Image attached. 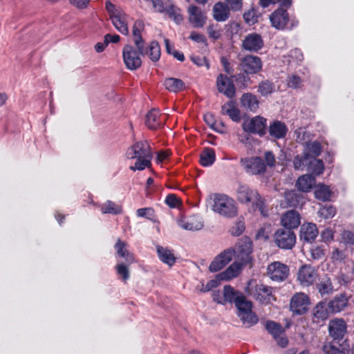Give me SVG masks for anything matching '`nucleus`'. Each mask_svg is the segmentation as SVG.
I'll return each mask as SVG.
<instances>
[{"instance_id":"f257e3e1","label":"nucleus","mask_w":354,"mask_h":354,"mask_svg":"<svg viewBox=\"0 0 354 354\" xmlns=\"http://www.w3.org/2000/svg\"><path fill=\"white\" fill-rule=\"evenodd\" d=\"M236 198L241 203L247 205H251L252 209L254 211L258 209L263 216H268V211L265 199L257 189H252L247 185L239 184L236 189Z\"/></svg>"},{"instance_id":"e433bc0d","label":"nucleus","mask_w":354,"mask_h":354,"mask_svg":"<svg viewBox=\"0 0 354 354\" xmlns=\"http://www.w3.org/2000/svg\"><path fill=\"white\" fill-rule=\"evenodd\" d=\"M157 253L160 260L169 266H172L176 262V258L172 252L167 248L157 245Z\"/></svg>"},{"instance_id":"7ed1b4c3","label":"nucleus","mask_w":354,"mask_h":354,"mask_svg":"<svg viewBox=\"0 0 354 354\" xmlns=\"http://www.w3.org/2000/svg\"><path fill=\"white\" fill-rule=\"evenodd\" d=\"M251 281L247 284L245 292L252 297L256 301L263 305H268L277 300L274 294V288L272 287L259 283L250 288Z\"/></svg>"},{"instance_id":"2f4dec72","label":"nucleus","mask_w":354,"mask_h":354,"mask_svg":"<svg viewBox=\"0 0 354 354\" xmlns=\"http://www.w3.org/2000/svg\"><path fill=\"white\" fill-rule=\"evenodd\" d=\"M318 292L322 296H328L334 292V288L330 278L325 274L319 279L316 284Z\"/></svg>"},{"instance_id":"0e129e2a","label":"nucleus","mask_w":354,"mask_h":354,"mask_svg":"<svg viewBox=\"0 0 354 354\" xmlns=\"http://www.w3.org/2000/svg\"><path fill=\"white\" fill-rule=\"evenodd\" d=\"M341 239L346 245L354 244V234L349 230H344L341 234Z\"/></svg>"},{"instance_id":"79ce46f5","label":"nucleus","mask_w":354,"mask_h":354,"mask_svg":"<svg viewBox=\"0 0 354 354\" xmlns=\"http://www.w3.org/2000/svg\"><path fill=\"white\" fill-rule=\"evenodd\" d=\"M164 85L168 91L174 93H178L185 88V84L181 80L174 77L165 79Z\"/></svg>"},{"instance_id":"39448f33","label":"nucleus","mask_w":354,"mask_h":354,"mask_svg":"<svg viewBox=\"0 0 354 354\" xmlns=\"http://www.w3.org/2000/svg\"><path fill=\"white\" fill-rule=\"evenodd\" d=\"M272 26L277 30H289L298 26L299 21L295 18L290 19L286 10L279 8L270 16Z\"/></svg>"},{"instance_id":"4c0bfd02","label":"nucleus","mask_w":354,"mask_h":354,"mask_svg":"<svg viewBox=\"0 0 354 354\" xmlns=\"http://www.w3.org/2000/svg\"><path fill=\"white\" fill-rule=\"evenodd\" d=\"M322 150V145L318 141L306 142L304 150L305 158H315L320 155Z\"/></svg>"},{"instance_id":"ddd939ff","label":"nucleus","mask_w":354,"mask_h":354,"mask_svg":"<svg viewBox=\"0 0 354 354\" xmlns=\"http://www.w3.org/2000/svg\"><path fill=\"white\" fill-rule=\"evenodd\" d=\"M234 254L235 250L232 248L224 250L214 257L209 266V270L211 272L221 270L231 261Z\"/></svg>"},{"instance_id":"dca6fc26","label":"nucleus","mask_w":354,"mask_h":354,"mask_svg":"<svg viewBox=\"0 0 354 354\" xmlns=\"http://www.w3.org/2000/svg\"><path fill=\"white\" fill-rule=\"evenodd\" d=\"M241 67L246 74H257L262 69V62L256 55H246L241 59Z\"/></svg>"},{"instance_id":"a18cd8bd","label":"nucleus","mask_w":354,"mask_h":354,"mask_svg":"<svg viewBox=\"0 0 354 354\" xmlns=\"http://www.w3.org/2000/svg\"><path fill=\"white\" fill-rule=\"evenodd\" d=\"M148 50V53L150 59L152 62H158L160 57V47L158 41H152L148 47H145ZM144 54L143 55H145Z\"/></svg>"},{"instance_id":"13d9d810","label":"nucleus","mask_w":354,"mask_h":354,"mask_svg":"<svg viewBox=\"0 0 354 354\" xmlns=\"http://www.w3.org/2000/svg\"><path fill=\"white\" fill-rule=\"evenodd\" d=\"M224 3L230 11H241L243 8V0H225Z\"/></svg>"},{"instance_id":"b1692460","label":"nucleus","mask_w":354,"mask_h":354,"mask_svg":"<svg viewBox=\"0 0 354 354\" xmlns=\"http://www.w3.org/2000/svg\"><path fill=\"white\" fill-rule=\"evenodd\" d=\"M245 266V265L235 260L225 271L218 274L216 279L219 281L231 280L238 277Z\"/></svg>"},{"instance_id":"9d476101","label":"nucleus","mask_w":354,"mask_h":354,"mask_svg":"<svg viewBox=\"0 0 354 354\" xmlns=\"http://www.w3.org/2000/svg\"><path fill=\"white\" fill-rule=\"evenodd\" d=\"M126 156L129 159L141 158H152L153 153L147 141H140L131 145L127 151Z\"/></svg>"},{"instance_id":"6e6552de","label":"nucleus","mask_w":354,"mask_h":354,"mask_svg":"<svg viewBox=\"0 0 354 354\" xmlns=\"http://www.w3.org/2000/svg\"><path fill=\"white\" fill-rule=\"evenodd\" d=\"M244 131L263 136L266 133L268 125L267 119L261 116H255L245 120L242 124Z\"/></svg>"},{"instance_id":"58836bf2","label":"nucleus","mask_w":354,"mask_h":354,"mask_svg":"<svg viewBox=\"0 0 354 354\" xmlns=\"http://www.w3.org/2000/svg\"><path fill=\"white\" fill-rule=\"evenodd\" d=\"M329 312L327 309L325 302H319L313 308V321L315 322H319L328 319Z\"/></svg>"},{"instance_id":"0eeeda50","label":"nucleus","mask_w":354,"mask_h":354,"mask_svg":"<svg viewBox=\"0 0 354 354\" xmlns=\"http://www.w3.org/2000/svg\"><path fill=\"white\" fill-rule=\"evenodd\" d=\"M240 163L245 172L250 175H261L266 171V165L259 156L241 158Z\"/></svg>"},{"instance_id":"f03ea898","label":"nucleus","mask_w":354,"mask_h":354,"mask_svg":"<svg viewBox=\"0 0 354 354\" xmlns=\"http://www.w3.org/2000/svg\"><path fill=\"white\" fill-rule=\"evenodd\" d=\"M212 209L220 216L226 218H233L238 212L234 199L223 194H214Z\"/></svg>"},{"instance_id":"393cba45","label":"nucleus","mask_w":354,"mask_h":354,"mask_svg":"<svg viewBox=\"0 0 354 354\" xmlns=\"http://www.w3.org/2000/svg\"><path fill=\"white\" fill-rule=\"evenodd\" d=\"M143 29V24L141 21H135L133 30H132V34L133 36V42L136 48H138L139 53L141 55L147 54L148 50L145 48V41L143 40L142 36H141V31Z\"/></svg>"},{"instance_id":"6e6d98bb","label":"nucleus","mask_w":354,"mask_h":354,"mask_svg":"<svg viewBox=\"0 0 354 354\" xmlns=\"http://www.w3.org/2000/svg\"><path fill=\"white\" fill-rule=\"evenodd\" d=\"M320 216L325 219L333 218L336 214V209L332 205H325L319 210Z\"/></svg>"},{"instance_id":"4be33fe9","label":"nucleus","mask_w":354,"mask_h":354,"mask_svg":"<svg viewBox=\"0 0 354 354\" xmlns=\"http://www.w3.org/2000/svg\"><path fill=\"white\" fill-rule=\"evenodd\" d=\"M329 335L333 339H342L346 332V324L342 319H334L328 324Z\"/></svg>"},{"instance_id":"4468645a","label":"nucleus","mask_w":354,"mask_h":354,"mask_svg":"<svg viewBox=\"0 0 354 354\" xmlns=\"http://www.w3.org/2000/svg\"><path fill=\"white\" fill-rule=\"evenodd\" d=\"M318 279L317 271L310 265H304L297 272V280L302 286L313 285Z\"/></svg>"},{"instance_id":"cd10ccee","label":"nucleus","mask_w":354,"mask_h":354,"mask_svg":"<svg viewBox=\"0 0 354 354\" xmlns=\"http://www.w3.org/2000/svg\"><path fill=\"white\" fill-rule=\"evenodd\" d=\"M318 235V229L314 223H307L301 225L300 229V239L310 243L313 241Z\"/></svg>"},{"instance_id":"6ab92c4d","label":"nucleus","mask_w":354,"mask_h":354,"mask_svg":"<svg viewBox=\"0 0 354 354\" xmlns=\"http://www.w3.org/2000/svg\"><path fill=\"white\" fill-rule=\"evenodd\" d=\"M218 91L228 98H233L236 95V88L232 80L226 75L220 74L216 79Z\"/></svg>"},{"instance_id":"09e8293b","label":"nucleus","mask_w":354,"mask_h":354,"mask_svg":"<svg viewBox=\"0 0 354 354\" xmlns=\"http://www.w3.org/2000/svg\"><path fill=\"white\" fill-rule=\"evenodd\" d=\"M204 120L205 123L212 129L218 132H221L225 127L223 122L217 123L212 113H207L204 115Z\"/></svg>"},{"instance_id":"c756f323","label":"nucleus","mask_w":354,"mask_h":354,"mask_svg":"<svg viewBox=\"0 0 354 354\" xmlns=\"http://www.w3.org/2000/svg\"><path fill=\"white\" fill-rule=\"evenodd\" d=\"M268 131L272 138L281 139L286 136L288 127L284 122L275 120L270 124Z\"/></svg>"},{"instance_id":"a211bd4d","label":"nucleus","mask_w":354,"mask_h":354,"mask_svg":"<svg viewBox=\"0 0 354 354\" xmlns=\"http://www.w3.org/2000/svg\"><path fill=\"white\" fill-rule=\"evenodd\" d=\"M264 45L262 37L256 32L247 35L242 41V48L249 52L257 53Z\"/></svg>"},{"instance_id":"423d86ee","label":"nucleus","mask_w":354,"mask_h":354,"mask_svg":"<svg viewBox=\"0 0 354 354\" xmlns=\"http://www.w3.org/2000/svg\"><path fill=\"white\" fill-rule=\"evenodd\" d=\"M273 239L279 248L291 250L296 243V234L292 230L280 228L274 232Z\"/></svg>"},{"instance_id":"c03bdc74","label":"nucleus","mask_w":354,"mask_h":354,"mask_svg":"<svg viewBox=\"0 0 354 354\" xmlns=\"http://www.w3.org/2000/svg\"><path fill=\"white\" fill-rule=\"evenodd\" d=\"M100 209L102 214H111L114 215L121 214L122 212V206L111 201H107L102 204Z\"/></svg>"},{"instance_id":"69168bd1","label":"nucleus","mask_w":354,"mask_h":354,"mask_svg":"<svg viewBox=\"0 0 354 354\" xmlns=\"http://www.w3.org/2000/svg\"><path fill=\"white\" fill-rule=\"evenodd\" d=\"M301 84V80L298 75H291L288 77L287 85L292 88H298Z\"/></svg>"},{"instance_id":"603ef678","label":"nucleus","mask_w":354,"mask_h":354,"mask_svg":"<svg viewBox=\"0 0 354 354\" xmlns=\"http://www.w3.org/2000/svg\"><path fill=\"white\" fill-rule=\"evenodd\" d=\"M209 37L213 40H218L221 37L222 30L216 24H210L207 27Z\"/></svg>"},{"instance_id":"864d4df0","label":"nucleus","mask_w":354,"mask_h":354,"mask_svg":"<svg viewBox=\"0 0 354 354\" xmlns=\"http://www.w3.org/2000/svg\"><path fill=\"white\" fill-rule=\"evenodd\" d=\"M151 158H136V162H135L134 165L130 167V169L135 171L136 170L141 171L147 167H149L151 165Z\"/></svg>"},{"instance_id":"1a4fd4ad","label":"nucleus","mask_w":354,"mask_h":354,"mask_svg":"<svg viewBox=\"0 0 354 354\" xmlns=\"http://www.w3.org/2000/svg\"><path fill=\"white\" fill-rule=\"evenodd\" d=\"M141 55L138 50L129 44H127L124 46L122 50V57L124 63L126 67L131 70L134 71L140 68L142 65Z\"/></svg>"},{"instance_id":"774afa93","label":"nucleus","mask_w":354,"mask_h":354,"mask_svg":"<svg viewBox=\"0 0 354 354\" xmlns=\"http://www.w3.org/2000/svg\"><path fill=\"white\" fill-rule=\"evenodd\" d=\"M245 230L244 223L242 222H238L234 226L230 229V233L234 236H239L241 235Z\"/></svg>"},{"instance_id":"a19ab883","label":"nucleus","mask_w":354,"mask_h":354,"mask_svg":"<svg viewBox=\"0 0 354 354\" xmlns=\"http://www.w3.org/2000/svg\"><path fill=\"white\" fill-rule=\"evenodd\" d=\"M164 12L177 24H180L183 21L181 10L171 2L167 5Z\"/></svg>"},{"instance_id":"9b49d317","label":"nucleus","mask_w":354,"mask_h":354,"mask_svg":"<svg viewBox=\"0 0 354 354\" xmlns=\"http://www.w3.org/2000/svg\"><path fill=\"white\" fill-rule=\"evenodd\" d=\"M267 274L272 281L281 282L288 278L289 268L279 261H274L268 265Z\"/></svg>"},{"instance_id":"37998d69","label":"nucleus","mask_w":354,"mask_h":354,"mask_svg":"<svg viewBox=\"0 0 354 354\" xmlns=\"http://www.w3.org/2000/svg\"><path fill=\"white\" fill-rule=\"evenodd\" d=\"M216 160L214 150L212 148H205L200 156V163L203 167L211 166Z\"/></svg>"},{"instance_id":"e2e57ef3","label":"nucleus","mask_w":354,"mask_h":354,"mask_svg":"<svg viewBox=\"0 0 354 354\" xmlns=\"http://www.w3.org/2000/svg\"><path fill=\"white\" fill-rule=\"evenodd\" d=\"M151 2L153 4V8L157 12L162 13L170 1L169 0H152Z\"/></svg>"},{"instance_id":"c9c22d12","label":"nucleus","mask_w":354,"mask_h":354,"mask_svg":"<svg viewBox=\"0 0 354 354\" xmlns=\"http://www.w3.org/2000/svg\"><path fill=\"white\" fill-rule=\"evenodd\" d=\"M221 113L228 115L234 122L241 120V114L239 110L235 106L234 101H230L221 106Z\"/></svg>"},{"instance_id":"ea45409f","label":"nucleus","mask_w":354,"mask_h":354,"mask_svg":"<svg viewBox=\"0 0 354 354\" xmlns=\"http://www.w3.org/2000/svg\"><path fill=\"white\" fill-rule=\"evenodd\" d=\"M115 249L116 250L117 254L120 257L124 258L129 265L131 264L134 261L133 254L126 249V243L120 239H118L117 243L115 245Z\"/></svg>"},{"instance_id":"de8ad7c7","label":"nucleus","mask_w":354,"mask_h":354,"mask_svg":"<svg viewBox=\"0 0 354 354\" xmlns=\"http://www.w3.org/2000/svg\"><path fill=\"white\" fill-rule=\"evenodd\" d=\"M274 91V84L269 81H262L259 84L258 92L263 97L272 94Z\"/></svg>"},{"instance_id":"5fc2aeb1","label":"nucleus","mask_w":354,"mask_h":354,"mask_svg":"<svg viewBox=\"0 0 354 354\" xmlns=\"http://www.w3.org/2000/svg\"><path fill=\"white\" fill-rule=\"evenodd\" d=\"M235 306L237 312H241L242 310L252 309L254 305L252 301L248 299L245 295H243Z\"/></svg>"},{"instance_id":"338daca9","label":"nucleus","mask_w":354,"mask_h":354,"mask_svg":"<svg viewBox=\"0 0 354 354\" xmlns=\"http://www.w3.org/2000/svg\"><path fill=\"white\" fill-rule=\"evenodd\" d=\"M117 273L122 276L124 281H126L129 277V271L126 265L124 263L118 264L115 267Z\"/></svg>"},{"instance_id":"a878e982","label":"nucleus","mask_w":354,"mask_h":354,"mask_svg":"<svg viewBox=\"0 0 354 354\" xmlns=\"http://www.w3.org/2000/svg\"><path fill=\"white\" fill-rule=\"evenodd\" d=\"M212 17L217 22L226 21L230 17V10L224 2H217L212 8Z\"/></svg>"},{"instance_id":"473e14b6","label":"nucleus","mask_w":354,"mask_h":354,"mask_svg":"<svg viewBox=\"0 0 354 354\" xmlns=\"http://www.w3.org/2000/svg\"><path fill=\"white\" fill-rule=\"evenodd\" d=\"M348 305V297L344 294L336 295L329 303L328 308L331 313H337L343 310Z\"/></svg>"},{"instance_id":"f3484780","label":"nucleus","mask_w":354,"mask_h":354,"mask_svg":"<svg viewBox=\"0 0 354 354\" xmlns=\"http://www.w3.org/2000/svg\"><path fill=\"white\" fill-rule=\"evenodd\" d=\"M187 13L189 22L194 28H203L206 24L207 19L206 13L199 7L194 5L189 6Z\"/></svg>"},{"instance_id":"bb28decb","label":"nucleus","mask_w":354,"mask_h":354,"mask_svg":"<svg viewBox=\"0 0 354 354\" xmlns=\"http://www.w3.org/2000/svg\"><path fill=\"white\" fill-rule=\"evenodd\" d=\"M241 106L246 111L257 112L259 106V101L256 95L251 93H245L240 98Z\"/></svg>"},{"instance_id":"49530a36","label":"nucleus","mask_w":354,"mask_h":354,"mask_svg":"<svg viewBox=\"0 0 354 354\" xmlns=\"http://www.w3.org/2000/svg\"><path fill=\"white\" fill-rule=\"evenodd\" d=\"M314 194L317 199L322 201H328L331 195L329 187L324 185H319L315 190Z\"/></svg>"},{"instance_id":"72a5a7b5","label":"nucleus","mask_w":354,"mask_h":354,"mask_svg":"<svg viewBox=\"0 0 354 354\" xmlns=\"http://www.w3.org/2000/svg\"><path fill=\"white\" fill-rule=\"evenodd\" d=\"M315 185V177L308 174L299 177L296 183L297 188L303 192H309Z\"/></svg>"},{"instance_id":"680f3d73","label":"nucleus","mask_w":354,"mask_h":354,"mask_svg":"<svg viewBox=\"0 0 354 354\" xmlns=\"http://www.w3.org/2000/svg\"><path fill=\"white\" fill-rule=\"evenodd\" d=\"M270 226H263L258 230L255 237L257 239L267 241L270 237Z\"/></svg>"},{"instance_id":"3c124183","label":"nucleus","mask_w":354,"mask_h":354,"mask_svg":"<svg viewBox=\"0 0 354 354\" xmlns=\"http://www.w3.org/2000/svg\"><path fill=\"white\" fill-rule=\"evenodd\" d=\"M248 75L249 74H246L243 72L238 73L235 75H232V77L234 80L240 88H245L248 87L250 82V78Z\"/></svg>"},{"instance_id":"4d7b16f0","label":"nucleus","mask_w":354,"mask_h":354,"mask_svg":"<svg viewBox=\"0 0 354 354\" xmlns=\"http://www.w3.org/2000/svg\"><path fill=\"white\" fill-rule=\"evenodd\" d=\"M243 19L247 24L251 25L254 24L258 20L257 10L252 8L243 14Z\"/></svg>"},{"instance_id":"20e7f679","label":"nucleus","mask_w":354,"mask_h":354,"mask_svg":"<svg viewBox=\"0 0 354 354\" xmlns=\"http://www.w3.org/2000/svg\"><path fill=\"white\" fill-rule=\"evenodd\" d=\"M235 250V259L245 266L250 263L252 257L253 243L248 236H243L239 239L234 248Z\"/></svg>"},{"instance_id":"8fccbe9b","label":"nucleus","mask_w":354,"mask_h":354,"mask_svg":"<svg viewBox=\"0 0 354 354\" xmlns=\"http://www.w3.org/2000/svg\"><path fill=\"white\" fill-rule=\"evenodd\" d=\"M308 169L313 174L318 176L323 173L324 165L322 160L317 158H313L309 160Z\"/></svg>"},{"instance_id":"412c9836","label":"nucleus","mask_w":354,"mask_h":354,"mask_svg":"<svg viewBox=\"0 0 354 354\" xmlns=\"http://www.w3.org/2000/svg\"><path fill=\"white\" fill-rule=\"evenodd\" d=\"M165 116L160 114L159 109H152L146 115L145 124L150 129H157L165 125Z\"/></svg>"},{"instance_id":"5701e85b","label":"nucleus","mask_w":354,"mask_h":354,"mask_svg":"<svg viewBox=\"0 0 354 354\" xmlns=\"http://www.w3.org/2000/svg\"><path fill=\"white\" fill-rule=\"evenodd\" d=\"M281 223L284 229L292 230L297 228L301 223L300 214L295 210H288L282 215Z\"/></svg>"},{"instance_id":"2eb2a0df","label":"nucleus","mask_w":354,"mask_h":354,"mask_svg":"<svg viewBox=\"0 0 354 354\" xmlns=\"http://www.w3.org/2000/svg\"><path fill=\"white\" fill-rule=\"evenodd\" d=\"M310 304L309 297L307 295L299 292L295 294L290 302V310L296 315L304 314Z\"/></svg>"},{"instance_id":"aec40b11","label":"nucleus","mask_w":354,"mask_h":354,"mask_svg":"<svg viewBox=\"0 0 354 354\" xmlns=\"http://www.w3.org/2000/svg\"><path fill=\"white\" fill-rule=\"evenodd\" d=\"M111 21L115 28L122 35H129L127 15L122 10L111 11Z\"/></svg>"},{"instance_id":"052dcab7","label":"nucleus","mask_w":354,"mask_h":354,"mask_svg":"<svg viewBox=\"0 0 354 354\" xmlns=\"http://www.w3.org/2000/svg\"><path fill=\"white\" fill-rule=\"evenodd\" d=\"M323 351L325 354H346L344 349H340L331 343L325 344L323 346Z\"/></svg>"},{"instance_id":"c85d7f7f","label":"nucleus","mask_w":354,"mask_h":354,"mask_svg":"<svg viewBox=\"0 0 354 354\" xmlns=\"http://www.w3.org/2000/svg\"><path fill=\"white\" fill-rule=\"evenodd\" d=\"M178 225L185 230H200L203 227L201 219L196 216H190L187 218H181L177 221Z\"/></svg>"},{"instance_id":"bf43d9fd","label":"nucleus","mask_w":354,"mask_h":354,"mask_svg":"<svg viewBox=\"0 0 354 354\" xmlns=\"http://www.w3.org/2000/svg\"><path fill=\"white\" fill-rule=\"evenodd\" d=\"M191 60L194 64L198 67L205 66L206 69L209 68V63L208 59L205 57H201L198 55H192L190 57Z\"/></svg>"},{"instance_id":"7c9ffc66","label":"nucleus","mask_w":354,"mask_h":354,"mask_svg":"<svg viewBox=\"0 0 354 354\" xmlns=\"http://www.w3.org/2000/svg\"><path fill=\"white\" fill-rule=\"evenodd\" d=\"M236 315L246 327L250 328L259 322V317L252 309L236 312Z\"/></svg>"},{"instance_id":"f8f14e48","label":"nucleus","mask_w":354,"mask_h":354,"mask_svg":"<svg viewBox=\"0 0 354 354\" xmlns=\"http://www.w3.org/2000/svg\"><path fill=\"white\" fill-rule=\"evenodd\" d=\"M266 329L270 334L278 345L285 348L288 344V340L285 336V330L281 324L268 320L265 324Z\"/></svg>"},{"instance_id":"f704fd0d","label":"nucleus","mask_w":354,"mask_h":354,"mask_svg":"<svg viewBox=\"0 0 354 354\" xmlns=\"http://www.w3.org/2000/svg\"><path fill=\"white\" fill-rule=\"evenodd\" d=\"M223 297L224 304L228 302L230 304H236L241 297L243 295V292L236 290L233 287L230 285H226L223 287Z\"/></svg>"}]
</instances>
